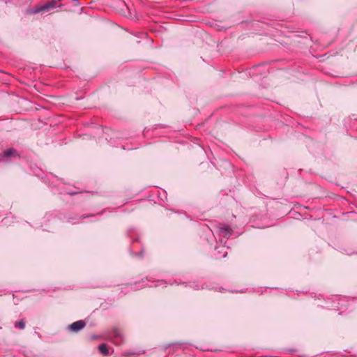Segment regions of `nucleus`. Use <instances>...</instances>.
<instances>
[{
  "label": "nucleus",
  "mask_w": 357,
  "mask_h": 357,
  "mask_svg": "<svg viewBox=\"0 0 357 357\" xmlns=\"http://www.w3.org/2000/svg\"><path fill=\"white\" fill-rule=\"evenodd\" d=\"M141 354H144V351H142V353H139V354H137V355H139Z\"/></svg>",
  "instance_id": "nucleus-9"
},
{
  "label": "nucleus",
  "mask_w": 357,
  "mask_h": 357,
  "mask_svg": "<svg viewBox=\"0 0 357 357\" xmlns=\"http://www.w3.org/2000/svg\"><path fill=\"white\" fill-rule=\"evenodd\" d=\"M57 5V1H49L47 2V3L41 6H39V7H36L33 11L34 13H40V12H42V11H47V10H50L52 8H56Z\"/></svg>",
  "instance_id": "nucleus-3"
},
{
  "label": "nucleus",
  "mask_w": 357,
  "mask_h": 357,
  "mask_svg": "<svg viewBox=\"0 0 357 357\" xmlns=\"http://www.w3.org/2000/svg\"><path fill=\"white\" fill-rule=\"evenodd\" d=\"M15 327L18 328L20 329H24L25 328V321L24 319H21L15 323Z\"/></svg>",
  "instance_id": "nucleus-7"
},
{
  "label": "nucleus",
  "mask_w": 357,
  "mask_h": 357,
  "mask_svg": "<svg viewBox=\"0 0 357 357\" xmlns=\"http://www.w3.org/2000/svg\"><path fill=\"white\" fill-rule=\"evenodd\" d=\"M20 157V155L17 150L13 148H10L5 150L2 153L0 154V162H6L12 158Z\"/></svg>",
  "instance_id": "nucleus-2"
},
{
  "label": "nucleus",
  "mask_w": 357,
  "mask_h": 357,
  "mask_svg": "<svg viewBox=\"0 0 357 357\" xmlns=\"http://www.w3.org/2000/svg\"><path fill=\"white\" fill-rule=\"evenodd\" d=\"M103 340H108L112 344L119 346L124 343L125 338L122 331L118 327H113L110 331H105L102 336Z\"/></svg>",
  "instance_id": "nucleus-1"
},
{
  "label": "nucleus",
  "mask_w": 357,
  "mask_h": 357,
  "mask_svg": "<svg viewBox=\"0 0 357 357\" xmlns=\"http://www.w3.org/2000/svg\"><path fill=\"white\" fill-rule=\"evenodd\" d=\"M102 335L100 337H98V336H94V337H93V338H94V339H97V338L101 337V338L102 339Z\"/></svg>",
  "instance_id": "nucleus-8"
},
{
  "label": "nucleus",
  "mask_w": 357,
  "mask_h": 357,
  "mask_svg": "<svg viewBox=\"0 0 357 357\" xmlns=\"http://www.w3.org/2000/svg\"><path fill=\"white\" fill-rule=\"evenodd\" d=\"M86 326V323L83 320H79L69 325V329L73 332H78L79 331L84 328Z\"/></svg>",
  "instance_id": "nucleus-4"
},
{
  "label": "nucleus",
  "mask_w": 357,
  "mask_h": 357,
  "mask_svg": "<svg viewBox=\"0 0 357 357\" xmlns=\"http://www.w3.org/2000/svg\"><path fill=\"white\" fill-rule=\"evenodd\" d=\"M99 351L104 356H109V351L107 346L105 344H102L98 347Z\"/></svg>",
  "instance_id": "nucleus-6"
},
{
  "label": "nucleus",
  "mask_w": 357,
  "mask_h": 357,
  "mask_svg": "<svg viewBox=\"0 0 357 357\" xmlns=\"http://www.w3.org/2000/svg\"><path fill=\"white\" fill-rule=\"evenodd\" d=\"M219 232L223 237L228 238L231 235L232 229L229 226L224 225L219 228Z\"/></svg>",
  "instance_id": "nucleus-5"
}]
</instances>
